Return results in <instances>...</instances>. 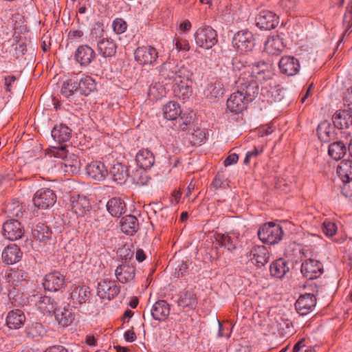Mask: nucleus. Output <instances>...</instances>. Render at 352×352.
I'll list each match as a JSON object with an SVG mask.
<instances>
[{
	"label": "nucleus",
	"instance_id": "4c0bfd02",
	"mask_svg": "<svg viewBox=\"0 0 352 352\" xmlns=\"http://www.w3.org/2000/svg\"><path fill=\"white\" fill-rule=\"evenodd\" d=\"M89 288L87 286L76 287L71 293V298L75 304H82L87 302L90 296Z\"/></svg>",
	"mask_w": 352,
	"mask_h": 352
},
{
	"label": "nucleus",
	"instance_id": "4be33fe9",
	"mask_svg": "<svg viewBox=\"0 0 352 352\" xmlns=\"http://www.w3.org/2000/svg\"><path fill=\"white\" fill-rule=\"evenodd\" d=\"M334 126L340 129L352 126V111L349 109L337 111L332 118Z\"/></svg>",
	"mask_w": 352,
	"mask_h": 352
},
{
	"label": "nucleus",
	"instance_id": "1a4fd4ad",
	"mask_svg": "<svg viewBox=\"0 0 352 352\" xmlns=\"http://www.w3.org/2000/svg\"><path fill=\"white\" fill-rule=\"evenodd\" d=\"M2 233L6 239L15 241L22 237L24 234V228L18 220L11 219L3 224Z\"/></svg>",
	"mask_w": 352,
	"mask_h": 352
},
{
	"label": "nucleus",
	"instance_id": "423d86ee",
	"mask_svg": "<svg viewBox=\"0 0 352 352\" xmlns=\"http://www.w3.org/2000/svg\"><path fill=\"white\" fill-rule=\"evenodd\" d=\"M56 201V195L54 192L47 188L38 190L33 197V203L36 208L47 210L54 205Z\"/></svg>",
	"mask_w": 352,
	"mask_h": 352
},
{
	"label": "nucleus",
	"instance_id": "09e8293b",
	"mask_svg": "<svg viewBox=\"0 0 352 352\" xmlns=\"http://www.w3.org/2000/svg\"><path fill=\"white\" fill-rule=\"evenodd\" d=\"M64 165L66 168L65 171L70 172L72 174L78 173L80 168V162L79 159L72 154L64 160Z\"/></svg>",
	"mask_w": 352,
	"mask_h": 352
},
{
	"label": "nucleus",
	"instance_id": "e2e57ef3",
	"mask_svg": "<svg viewBox=\"0 0 352 352\" xmlns=\"http://www.w3.org/2000/svg\"><path fill=\"white\" fill-rule=\"evenodd\" d=\"M270 94L274 102H280L285 97V89L279 87H275L270 89Z\"/></svg>",
	"mask_w": 352,
	"mask_h": 352
},
{
	"label": "nucleus",
	"instance_id": "f257e3e1",
	"mask_svg": "<svg viewBox=\"0 0 352 352\" xmlns=\"http://www.w3.org/2000/svg\"><path fill=\"white\" fill-rule=\"evenodd\" d=\"M283 230L279 224L269 222L262 225L258 230L259 239L264 243L274 245L283 238Z\"/></svg>",
	"mask_w": 352,
	"mask_h": 352
},
{
	"label": "nucleus",
	"instance_id": "bf43d9fd",
	"mask_svg": "<svg viewBox=\"0 0 352 352\" xmlns=\"http://www.w3.org/2000/svg\"><path fill=\"white\" fill-rule=\"evenodd\" d=\"M6 212L12 217H21L23 216L22 206L18 202L9 204L6 206Z\"/></svg>",
	"mask_w": 352,
	"mask_h": 352
},
{
	"label": "nucleus",
	"instance_id": "2eb2a0df",
	"mask_svg": "<svg viewBox=\"0 0 352 352\" xmlns=\"http://www.w3.org/2000/svg\"><path fill=\"white\" fill-rule=\"evenodd\" d=\"M54 314L58 324L63 327L69 326L75 320V313L69 305L63 307H56Z\"/></svg>",
	"mask_w": 352,
	"mask_h": 352
},
{
	"label": "nucleus",
	"instance_id": "680f3d73",
	"mask_svg": "<svg viewBox=\"0 0 352 352\" xmlns=\"http://www.w3.org/2000/svg\"><path fill=\"white\" fill-rule=\"evenodd\" d=\"M323 232L327 236H333L337 232V226L334 222L324 221L322 223Z\"/></svg>",
	"mask_w": 352,
	"mask_h": 352
},
{
	"label": "nucleus",
	"instance_id": "412c9836",
	"mask_svg": "<svg viewBox=\"0 0 352 352\" xmlns=\"http://www.w3.org/2000/svg\"><path fill=\"white\" fill-rule=\"evenodd\" d=\"M89 201L86 197L77 195L71 197L68 209L71 210L77 217H82L89 211Z\"/></svg>",
	"mask_w": 352,
	"mask_h": 352
},
{
	"label": "nucleus",
	"instance_id": "ddd939ff",
	"mask_svg": "<svg viewBox=\"0 0 352 352\" xmlns=\"http://www.w3.org/2000/svg\"><path fill=\"white\" fill-rule=\"evenodd\" d=\"M43 287L50 292H58L65 285V276L57 271L49 273L44 277Z\"/></svg>",
	"mask_w": 352,
	"mask_h": 352
},
{
	"label": "nucleus",
	"instance_id": "6e6d98bb",
	"mask_svg": "<svg viewBox=\"0 0 352 352\" xmlns=\"http://www.w3.org/2000/svg\"><path fill=\"white\" fill-rule=\"evenodd\" d=\"M67 144H64L60 146L52 147L50 150L49 154L51 156L65 160L71 155L67 149Z\"/></svg>",
	"mask_w": 352,
	"mask_h": 352
},
{
	"label": "nucleus",
	"instance_id": "338daca9",
	"mask_svg": "<svg viewBox=\"0 0 352 352\" xmlns=\"http://www.w3.org/2000/svg\"><path fill=\"white\" fill-rule=\"evenodd\" d=\"M245 62L241 56H236L232 58V65L234 71H241L242 69H245Z\"/></svg>",
	"mask_w": 352,
	"mask_h": 352
},
{
	"label": "nucleus",
	"instance_id": "dca6fc26",
	"mask_svg": "<svg viewBox=\"0 0 352 352\" xmlns=\"http://www.w3.org/2000/svg\"><path fill=\"white\" fill-rule=\"evenodd\" d=\"M86 173L91 179L102 182L109 175V170L103 162L94 161L86 166Z\"/></svg>",
	"mask_w": 352,
	"mask_h": 352
},
{
	"label": "nucleus",
	"instance_id": "e433bc0d",
	"mask_svg": "<svg viewBox=\"0 0 352 352\" xmlns=\"http://www.w3.org/2000/svg\"><path fill=\"white\" fill-rule=\"evenodd\" d=\"M289 270L287 262L284 258H278L270 265V273L276 278H283Z\"/></svg>",
	"mask_w": 352,
	"mask_h": 352
},
{
	"label": "nucleus",
	"instance_id": "9b49d317",
	"mask_svg": "<svg viewBox=\"0 0 352 352\" xmlns=\"http://www.w3.org/2000/svg\"><path fill=\"white\" fill-rule=\"evenodd\" d=\"M301 273L307 279L320 277L323 273L322 264L314 259L305 260L301 265Z\"/></svg>",
	"mask_w": 352,
	"mask_h": 352
},
{
	"label": "nucleus",
	"instance_id": "7ed1b4c3",
	"mask_svg": "<svg viewBox=\"0 0 352 352\" xmlns=\"http://www.w3.org/2000/svg\"><path fill=\"white\" fill-rule=\"evenodd\" d=\"M245 72L240 74L236 82L238 91L245 96L246 101L252 102L258 94V81L250 77H246Z\"/></svg>",
	"mask_w": 352,
	"mask_h": 352
},
{
	"label": "nucleus",
	"instance_id": "a878e982",
	"mask_svg": "<svg viewBox=\"0 0 352 352\" xmlns=\"http://www.w3.org/2000/svg\"><path fill=\"white\" fill-rule=\"evenodd\" d=\"M25 320L26 318L23 311L12 310L7 315L6 324L10 329H18L24 324Z\"/></svg>",
	"mask_w": 352,
	"mask_h": 352
},
{
	"label": "nucleus",
	"instance_id": "864d4df0",
	"mask_svg": "<svg viewBox=\"0 0 352 352\" xmlns=\"http://www.w3.org/2000/svg\"><path fill=\"white\" fill-rule=\"evenodd\" d=\"M146 170L137 169L133 172L131 177L134 184L139 186H144L147 184L149 177L146 172Z\"/></svg>",
	"mask_w": 352,
	"mask_h": 352
},
{
	"label": "nucleus",
	"instance_id": "4468645a",
	"mask_svg": "<svg viewBox=\"0 0 352 352\" xmlns=\"http://www.w3.org/2000/svg\"><path fill=\"white\" fill-rule=\"evenodd\" d=\"M96 58L95 51L88 45L78 47L74 54L75 60L81 67H87Z\"/></svg>",
	"mask_w": 352,
	"mask_h": 352
},
{
	"label": "nucleus",
	"instance_id": "6e6552de",
	"mask_svg": "<svg viewBox=\"0 0 352 352\" xmlns=\"http://www.w3.org/2000/svg\"><path fill=\"white\" fill-rule=\"evenodd\" d=\"M278 23V16L270 10H261L256 17V25L262 30H271L274 29Z\"/></svg>",
	"mask_w": 352,
	"mask_h": 352
},
{
	"label": "nucleus",
	"instance_id": "7c9ffc66",
	"mask_svg": "<svg viewBox=\"0 0 352 352\" xmlns=\"http://www.w3.org/2000/svg\"><path fill=\"white\" fill-rule=\"evenodd\" d=\"M21 256L22 252L16 245L7 246L2 252V259L8 265L18 262Z\"/></svg>",
	"mask_w": 352,
	"mask_h": 352
},
{
	"label": "nucleus",
	"instance_id": "de8ad7c7",
	"mask_svg": "<svg viewBox=\"0 0 352 352\" xmlns=\"http://www.w3.org/2000/svg\"><path fill=\"white\" fill-rule=\"evenodd\" d=\"M8 297L13 306H23L28 302L27 296H24L15 288H13L9 292Z\"/></svg>",
	"mask_w": 352,
	"mask_h": 352
},
{
	"label": "nucleus",
	"instance_id": "37998d69",
	"mask_svg": "<svg viewBox=\"0 0 352 352\" xmlns=\"http://www.w3.org/2000/svg\"><path fill=\"white\" fill-rule=\"evenodd\" d=\"M177 64L175 61L164 63L160 67V72L162 78L168 80H176V72Z\"/></svg>",
	"mask_w": 352,
	"mask_h": 352
},
{
	"label": "nucleus",
	"instance_id": "cd10ccee",
	"mask_svg": "<svg viewBox=\"0 0 352 352\" xmlns=\"http://www.w3.org/2000/svg\"><path fill=\"white\" fill-rule=\"evenodd\" d=\"M72 129L65 124L54 126L51 131L52 137L58 143L67 142L72 138Z\"/></svg>",
	"mask_w": 352,
	"mask_h": 352
},
{
	"label": "nucleus",
	"instance_id": "f704fd0d",
	"mask_svg": "<svg viewBox=\"0 0 352 352\" xmlns=\"http://www.w3.org/2000/svg\"><path fill=\"white\" fill-rule=\"evenodd\" d=\"M283 43L278 36H271L265 42L264 50L270 55H278L283 49Z\"/></svg>",
	"mask_w": 352,
	"mask_h": 352
},
{
	"label": "nucleus",
	"instance_id": "473e14b6",
	"mask_svg": "<svg viewBox=\"0 0 352 352\" xmlns=\"http://www.w3.org/2000/svg\"><path fill=\"white\" fill-rule=\"evenodd\" d=\"M120 229L127 235H133L139 230V223L133 215H128L122 218L120 221Z\"/></svg>",
	"mask_w": 352,
	"mask_h": 352
},
{
	"label": "nucleus",
	"instance_id": "6ab92c4d",
	"mask_svg": "<svg viewBox=\"0 0 352 352\" xmlns=\"http://www.w3.org/2000/svg\"><path fill=\"white\" fill-rule=\"evenodd\" d=\"M249 102V101H246L245 96H243L237 90V91L232 94L227 100V108L230 111L239 114L246 109Z\"/></svg>",
	"mask_w": 352,
	"mask_h": 352
},
{
	"label": "nucleus",
	"instance_id": "a18cd8bd",
	"mask_svg": "<svg viewBox=\"0 0 352 352\" xmlns=\"http://www.w3.org/2000/svg\"><path fill=\"white\" fill-rule=\"evenodd\" d=\"M181 109L178 103L170 101L164 106V117L170 120H175L181 114Z\"/></svg>",
	"mask_w": 352,
	"mask_h": 352
},
{
	"label": "nucleus",
	"instance_id": "4d7b16f0",
	"mask_svg": "<svg viewBox=\"0 0 352 352\" xmlns=\"http://www.w3.org/2000/svg\"><path fill=\"white\" fill-rule=\"evenodd\" d=\"M192 115L190 113H182L179 114L177 119H176L175 125H177L178 128L182 131L186 129L187 126L190 124L192 122Z\"/></svg>",
	"mask_w": 352,
	"mask_h": 352
},
{
	"label": "nucleus",
	"instance_id": "3c124183",
	"mask_svg": "<svg viewBox=\"0 0 352 352\" xmlns=\"http://www.w3.org/2000/svg\"><path fill=\"white\" fill-rule=\"evenodd\" d=\"M25 332L27 338L34 339L41 336L44 329L41 323L34 322L26 327Z\"/></svg>",
	"mask_w": 352,
	"mask_h": 352
},
{
	"label": "nucleus",
	"instance_id": "f3484780",
	"mask_svg": "<svg viewBox=\"0 0 352 352\" xmlns=\"http://www.w3.org/2000/svg\"><path fill=\"white\" fill-rule=\"evenodd\" d=\"M316 305V296L311 294H305L300 295L296 300L295 308L300 315L305 316L311 312Z\"/></svg>",
	"mask_w": 352,
	"mask_h": 352
},
{
	"label": "nucleus",
	"instance_id": "c756f323",
	"mask_svg": "<svg viewBox=\"0 0 352 352\" xmlns=\"http://www.w3.org/2000/svg\"><path fill=\"white\" fill-rule=\"evenodd\" d=\"M336 126L331 125L328 121L319 124L317 128V135L320 141L328 142L335 138Z\"/></svg>",
	"mask_w": 352,
	"mask_h": 352
},
{
	"label": "nucleus",
	"instance_id": "052dcab7",
	"mask_svg": "<svg viewBox=\"0 0 352 352\" xmlns=\"http://www.w3.org/2000/svg\"><path fill=\"white\" fill-rule=\"evenodd\" d=\"M112 28L116 34H121L126 30L127 23L124 19L116 18L112 22Z\"/></svg>",
	"mask_w": 352,
	"mask_h": 352
},
{
	"label": "nucleus",
	"instance_id": "8fccbe9b",
	"mask_svg": "<svg viewBox=\"0 0 352 352\" xmlns=\"http://www.w3.org/2000/svg\"><path fill=\"white\" fill-rule=\"evenodd\" d=\"M104 30L103 29V25L100 23H96L94 25L91 30V32L89 37V41L91 43H97L100 39H103Z\"/></svg>",
	"mask_w": 352,
	"mask_h": 352
},
{
	"label": "nucleus",
	"instance_id": "0eeeda50",
	"mask_svg": "<svg viewBox=\"0 0 352 352\" xmlns=\"http://www.w3.org/2000/svg\"><path fill=\"white\" fill-rule=\"evenodd\" d=\"M31 301L33 302L37 309L44 314H51L54 313L57 307V304L53 298L50 296H43L38 292H34L32 295Z\"/></svg>",
	"mask_w": 352,
	"mask_h": 352
},
{
	"label": "nucleus",
	"instance_id": "a211bd4d",
	"mask_svg": "<svg viewBox=\"0 0 352 352\" xmlns=\"http://www.w3.org/2000/svg\"><path fill=\"white\" fill-rule=\"evenodd\" d=\"M280 72L289 76L297 74L300 70L299 60L294 56H283L278 63Z\"/></svg>",
	"mask_w": 352,
	"mask_h": 352
},
{
	"label": "nucleus",
	"instance_id": "393cba45",
	"mask_svg": "<svg viewBox=\"0 0 352 352\" xmlns=\"http://www.w3.org/2000/svg\"><path fill=\"white\" fill-rule=\"evenodd\" d=\"M135 161L140 168L148 170L154 165L155 157L151 151L142 148L137 153Z\"/></svg>",
	"mask_w": 352,
	"mask_h": 352
},
{
	"label": "nucleus",
	"instance_id": "58836bf2",
	"mask_svg": "<svg viewBox=\"0 0 352 352\" xmlns=\"http://www.w3.org/2000/svg\"><path fill=\"white\" fill-rule=\"evenodd\" d=\"M337 173L342 182L352 181V160H342L337 168Z\"/></svg>",
	"mask_w": 352,
	"mask_h": 352
},
{
	"label": "nucleus",
	"instance_id": "bb28decb",
	"mask_svg": "<svg viewBox=\"0 0 352 352\" xmlns=\"http://www.w3.org/2000/svg\"><path fill=\"white\" fill-rule=\"evenodd\" d=\"M96 44L98 53L104 58L111 57L116 52V44L110 38L100 39Z\"/></svg>",
	"mask_w": 352,
	"mask_h": 352
},
{
	"label": "nucleus",
	"instance_id": "49530a36",
	"mask_svg": "<svg viewBox=\"0 0 352 352\" xmlns=\"http://www.w3.org/2000/svg\"><path fill=\"white\" fill-rule=\"evenodd\" d=\"M216 241L221 247H223L229 251L235 250L238 243L236 237H232L228 234H217Z\"/></svg>",
	"mask_w": 352,
	"mask_h": 352
},
{
	"label": "nucleus",
	"instance_id": "603ef678",
	"mask_svg": "<svg viewBox=\"0 0 352 352\" xmlns=\"http://www.w3.org/2000/svg\"><path fill=\"white\" fill-rule=\"evenodd\" d=\"M78 92L77 82L72 80L65 81L61 87V94L67 98H70L75 93Z\"/></svg>",
	"mask_w": 352,
	"mask_h": 352
},
{
	"label": "nucleus",
	"instance_id": "5fc2aeb1",
	"mask_svg": "<svg viewBox=\"0 0 352 352\" xmlns=\"http://www.w3.org/2000/svg\"><path fill=\"white\" fill-rule=\"evenodd\" d=\"M164 88L160 83L151 85L148 90V96L151 100H159L164 96Z\"/></svg>",
	"mask_w": 352,
	"mask_h": 352
},
{
	"label": "nucleus",
	"instance_id": "aec40b11",
	"mask_svg": "<svg viewBox=\"0 0 352 352\" xmlns=\"http://www.w3.org/2000/svg\"><path fill=\"white\" fill-rule=\"evenodd\" d=\"M250 258L254 265L257 267H261L268 263L270 253L265 246L256 245L250 250Z\"/></svg>",
	"mask_w": 352,
	"mask_h": 352
},
{
	"label": "nucleus",
	"instance_id": "39448f33",
	"mask_svg": "<svg viewBox=\"0 0 352 352\" xmlns=\"http://www.w3.org/2000/svg\"><path fill=\"white\" fill-rule=\"evenodd\" d=\"M135 60L142 66H153L155 65L158 52L157 50L151 45L138 47L134 52Z\"/></svg>",
	"mask_w": 352,
	"mask_h": 352
},
{
	"label": "nucleus",
	"instance_id": "2f4dec72",
	"mask_svg": "<svg viewBox=\"0 0 352 352\" xmlns=\"http://www.w3.org/2000/svg\"><path fill=\"white\" fill-rule=\"evenodd\" d=\"M204 94L206 98L213 102L223 95V84L219 80L211 82L207 85Z\"/></svg>",
	"mask_w": 352,
	"mask_h": 352
},
{
	"label": "nucleus",
	"instance_id": "c03bdc74",
	"mask_svg": "<svg viewBox=\"0 0 352 352\" xmlns=\"http://www.w3.org/2000/svg\"><path fill=\"white\" fill-rule=\"evenodd\" d=\"M175 82V83L173 87V91L175 96L185 100L191 95L192 89L190 85H188V82L180 80L179 81Z\"/></svg>",
	"mask_w": 352,
	"mask_h": 352
},
{
	"label": "nucleus",
	"instance_id": "20e7f679",
	"mask_svg": "<svg viewBox=\"0 0 352 352\" xmlns=\"http://www.w3.org/2000/svg\"><path fill=\"white\" fill-rule=\"evenodd\" d=\"M232 46L240 53L251 52L255 46V38L252 32L243 30L232 38Z\"/></svg>",
	"mask_w": 352,
	"mask_h": 352
},
{
	"label": "nucleus",
	"instance_id": "79ce46f5",
	"mask_svg": "<svg viewBox=\"0 0 352 352\" xmlns=\"http://www.w3.org/2000/svg\"><path fill=\"white\" fill-rule=\"evenodd\" d=\"M347 148L341 141H336L329 146V155L335 160H341L346 154Z\"/></svg>",
	"mask_w": 352,
	"mask_h": 352
},
{
	"label": "nucleus",
	"instance_id": "0e129e2a",
	"mask_svg": "<svg viewBox=\"0 0 352 352\" xmlns=\"http://www.w3.org/2000/svg\"><path fill=\"white\" fill-rule=\"evenodd\" d=\"M188 274L187 264L184 261L179 262L175 268V275L179 278L186 276Z\"/></svg>",
	"mask_w": 352,
	"mask_h": 352
},
{
	"label": "nucleus",
	"instance_id": "c85d7f7f",
	"mask_svg": "<svg viewBox=\"0 0 352 352\" xmlns=\"http://www.w3.org/2000/svg\"><path fill=\"white\" fill-rule=\"evenodd\" d=\"M107 209L109 214L114 217H120L126 212V204L120 197H113L107 204Z\"/></svg>",
	"mask_w": 352,
	"mask_h": 352
},
{
	"label": "nucleus",
	"instance_id": "9d476101",
	"mask_svg": "<svg viewBox=\"0 0 352 352\" xmlns=\"http://www.w3.org/2000/svg\"><path fill=\"white\" fill-rule=\"evenodd\" d=\"M120 287L114 280L104 279L98 282L97 295L102 300H111L120 293Z\"/></svg>",
	"mask_w": 352,
	"mask_h": 352
},
{
	"label": "nucleus",
	"instance_id": "13d9d810",
	"mask_svg": "<svg viewBox=\"0 0 352 352\" xmlns=\"http://www.w3.org/2000/svg\"><path fill=\"white\" fill-rule=\"evenodd\" d=\"M192 76V73L188 68V67L185 65L179 66L177 65V69L176 72V80H175V82L179 81L180 80L188 82Z\"/></svg>",
	"mask_w": 352,
	"mask_h": 352
},
{
	"label": "nucleus",
	"instance_id": "ea45409f",
	"mask_svg": "<svg viewBox=\"0 0 352 352\" xmlns=\"http://www.w3.org/2000/svg\"><path fill=\"white\" fill-rule=\"evenodd\" d=\"M177 304L179 307L195 309L197 304L195 294L191 291H185L179 294Z\"/></svg>",
	"mask_w": 352,
	"mask_h": 352
},
{
	"label": "nucleus",
	"instance_id": "5701e85b",
	"mask_svg": "<svg viewBox=\"0 0 352 352\" xmlns=\"http://www.w3.org/2000/svg\"><path fill=\"white\" fill-rule=\"evenodd\" d=\"M170 305L164 300L155 302L151 309L153 318L155 320H164L170 314Z\"/></svg>",
	"mask_w": 352,
	"mask_h": 352
},
{
	"label": "nucleus",
	"instance_id": "f03ea898",
	"mask_svg": "<svg viewBox=\"0 0 352 352\" xmlns=\"http://www.w3.org/2000/svg\"><path fill=\"white\" fill-rule=\"evenodd\" d=\"M194 38L197 45L205 50L211 49L218 42L216 30L205 25L197 29L194 34Z\"/></svg>",
	"mask_w": 352,
	"mask_h": 352
},
{
	"label": "nucleus",
	"instance_id": "c9c22d12",
	"mask_svg": "<svg viewBox=\"0 0 352 352\" xmlns=\"http://www.w3.org/2000/svg\"><path fill=\"white\" fill-rule=\"evenodd\" d=\"M77 88L81 95L87 96L96 90V83L91 76H86L77 82Z\"/></svg>",
	"mask_w": 352,
	"mask_h": 352
},
{
	"label": "nucleus",
	"instance_id": "72a5a7b5",
	"mask_svg": "<svg viewBox=\"0 0 352 352\" xmlns=\"http://www.w3.org/2000/svg\"><path fill=\"white\" fill-rule=\"evenodd\" d=\"M109 175L118 184L124 183L129 176L127 168L118 162L112 165L109 170Z\"/></svg>",
	"mask_w": 352,
	"mask_h": 352
},
{
	"label": "nucleus",
	"instance_id": "a19ab883",
	"mask_svg": "<svg viewBox=\"0 0 352 352\" xmlns=\"http://www.w3.org/2000/svg\"><path fill=\"white\" fill-rule=\"evenodd\" d=\"M32 236L39 241H46L52 236L50 228L43 223H37L32 229Z\"/></svg>",
	"mask_w": 352,
	"mask_h": 352
},
{
	"label": "nucleus",
	"instance_id": "774afa93",
	"mask_svg": "<svg viewBox=\"0 0 352 352\" xmlns=\"http://www.w3.org/2000/svg\"><path fill=\"white\" fill-rule=\"evenodd\" d=\"M302 341L296 343L292 350V352H316L315 348L312 346H306L302 344Z\"/></svg>",
	"mask_w": 352,
	"mask_h": 352
},
{
	"label": "nucleus",
	"instance_id": "f8f14e48",
	"mask_svg": "<svg viewBox=\"0 0 352 352\" xmlns=\"http://www.w3.org/2000/svg\"><path fill=\"white\" fill-rule=\"evenodd\" d=\"M272 75L271 65L268 63L262 60L252 65L251 75L248 76L261 82L272 78Z\"/></svg>",
	"mask_w": 352,
	"mask_h": 352
},
{
	"label": "nucleus",
	"instance_id": "b1692460",
	"mask_svg": "<svg viewBox=\"0 0 352 352\" xmlns=\"http://www.w3.org/2000/svg\"><path fill=\"white\" fill-rule=\"evenodd\" d=\"M115 274L120 283H127L134 278L135 269L134 266L124 262L117 267Z\"/></svg>",
	"mask_w": 352,
	"mask_h": 352
},
{
	"label": "nucleus",
	"instance_id": "69168bd1",
	"mask_svg": "<svg viewBox=\"0 0 352 352\" xmlns=\"http://www.w3.org/2000/svg\"><path fill=\"white\" fill-rule=\"evenodd\" d=\"M176 49L179 51L188 52L190 49L189 41L183 38H177L175 43Z\"/></svg>",
	"mask_w": 352,
	"mask_h": 352
}]
</instances>
